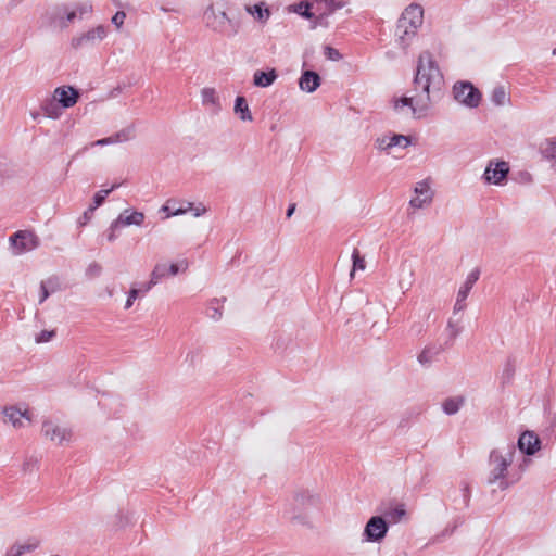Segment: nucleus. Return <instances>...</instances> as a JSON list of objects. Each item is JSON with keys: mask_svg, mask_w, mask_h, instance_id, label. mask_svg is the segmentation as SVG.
I'll use <instances>...</instances> for the list:
<instances>
[{"mask_svg": "<svg viewBox=\"0 0 556 556\" xmlns=\"http://www.w3.org/2000/svg\"><path fill=\"white\" fill-rule=\"evenodd\" d=\"M508 173H509L508 163H506L504 161H501V162L491 161L485 168L483 177L490 184L502 185V182L506 179Z\"/></svg>", "mask_w": 556, "mask_h": 556, "instance_id": "nucleus-9", "label": "nucleus"}, {"mask_svg": "<svg viewBox=\"0 0 556 556\" xmlns=\"http://www.w3.org/2000/svg\"><path fill=\"white\" fill-rule=\"evenodd\" d=\"M447 331L450 332V338L454 340L462 331V328L458 326L457 321L450 319L447 321Z\"/></svg>", "mask_w": 556, "mask_h": 556, "instance_id": "nucleus-40", "label": "nucleus"}, {"mask_svg": "<svg viewBox=\"0 0 556 556\" xmlns=\"http://www.w3.org/2000/svg\"><path fill=\"white\" fill-rule=\"evenodd\" d=\"M39 468V459L37 457L30 456L27 457L23 463V471L24 472H34Z\"/></svg>", "mask_w": 556, "mask_h": 556, "instance_id": "nucleus-38", "label": "nucleus"}, {"mask_svg": "<svg viewBox=\"0 0 556 556\" xmlns=\"http://www.w3.org/2000/svg\"><path fill=\"white\" fill-rule=\"evenodd\" d=\"M54 100L64 108L74 106L79 99V91L71 86L58 87L53 92Z\"/></svg>", "mask_w": 556, "mask_h": 556, "instance_id": "nucleus-12", "label": "nucleus"}, {"mask_svg": "<svg viewBox=\"0 0 556 556\" xmlns=\"http://www.w3.org/2000/svg\"><path fill=\"white\" fill-rule=\"evenodd\" d=\"M181 208H188V212L193 210V204L191 202H188L187 205H185V207L180 206Z\"/></svg>", "mask_w": 556, "mask_h": 556, "instance_id": "nucleus-58", "label": "nucleus"}, {"mask_svg": "<svg viewBox=\"0 0 556 556\" xmlns=\"http://www.w3.org/2000/svg\"><path fill=\"white\" fill-rule=\"evenodd\" d=\"M382 514L388 523H397L406 516V510L404 504H397L394 507L382 510Z\"/></svg>", "mask_w": 556, "mask_h": 556, "instance_id": "nucleus-24", "label": "nucleus"}, {"mask_svg": "<svg viewBox=\"0 0 556 556\" xmlns=\"http://www.w3.org/2000/svg\"><path fill=\"white\" fill-rule=\"evenodd\" d=\"M424 21V9L419 4H410L402 13L395 28V37L400 47L404 50L410 45L417 29Z\"/></svg>", "mask_w": 556, "mask_h": 556, "instance_id": "nucleus-3", "label": "nucleus"}, {"mask_svg": "<svg viewBox=\"0 0 556 556\" xmlns=\"http://www.w3.org/2000/svg\"><path fill=\"white\" fill-rule=\"evenodd\" d=\"M375 147L379 150H384V151H388L391 149V140H390V136H382V137H378L376 140H375Z\"/></svg>", "mask_w": 556, "mask_h": 556, "instance_id": "nucleus-39", "label": "nucleus"}, {"mask_svg": "<svg viewBox=\"0 0 556 556\" xmlns=\"http://www.w3.org/2000/svg\"><path fill=\"white\" fill-rule=\"evenodd\" d=\"M40 542L37 539H28L24 543H16L10 547L7 553V556H23L26 553L34 552Z\"/></svg>", "mask_w": 556, "mask_h": 556, "instance_id": "nucleus-21", "label": "nucleus"}, {"mask_svg": "<svg viewBox=\"0 0 556 556\" xmlns=\"http://www.w3.org/2000/svg\"><path fill=\"white\" fill-rule=\"evenodd\" d=\"M160 212L166 213L165 218H168L170 216L186 214L188 212V208H181V207L174 208L170 206V201H168L166 204L161 206Z\"/></svg>", "mask_w": 556, "mask_h": 556, "instance_id": "nucleus-36", "label": "nucleus"}, {"mask_svg": "<svg viewBox=\"0 0 556 556\" xmlns=\"http://www.w3.org/2000/svg\"><path fill=\"white\" fill-rule=\"evenodd\" d=\"M325 55L329 59V60H333V61H338L341 59V54L340 52L332 48V47H326L325 48Z\"/></svg>", "mask_w": 556, "mask_h": 556, "instance_id": "nucleus-46", "label": "nucleus"}, {"mask_svg": "<svg viewBox=\"0 0 556 556\" xmlns=\"http://www.w3.org/2000/svg\"><path fill=\"white\" fill-rule=\"evenodd\" d=\"M251 13L261 22H266L270 16L269 10L263 3L255 4Z\"/></svg>", "mask_w": 556, "mask_h": 556, "instance_id": "nucleus-35", "label": "nucleus"}, {"mask_svg": "<svg viewBox=\"0 0 556 556\" xmlns=\"http://www.w3.org/2000/svg\"><path fill=\"white\" fill-rule=\"evenodd\" d=\"M125 18H126V13L124 11H117L113 17H112V23L116 26V28H121L125 22Z\"/></svg>", "mask_w": 556, "mask_h": 556, "instance_id": "nucleus-45", "label": "nucleus"}, {"mask_svg": "<svg viewBox=\"0 0 556 556\" xmlns=\"http://www.w3.org/2000/svg\"><path fill=\"white\" fill-rule=\"evenodd\" d=\"M106 36V29L103 25H99L79 36L73 37L72 47L77 49L87 45H93L96 41H101Z\"/></svg>", "mask_w": 556, "mask_h": 556, "instance_id": "nucleus-11", "label": "nucleus"}, {"mask_svg": "<svg viewBox=\"0 0 556 556\" xmlns=\"http://www.w3.org/2000/svg\"><path fill=\"white\" fill-rule=\"evenodd\" d=\"M219 303L218 299H213L207 307L206 314L213 320H219L223 316L222 307L216 306Z\"/></svg>", "mask_w": 556, "mask_h": 556, "instance_id": "nucleus-33", "label": "nucleus"}, {"mask_svg": "<svg viewBox=\"0 0 556 556\" xmlns=\"http://www.w3.org/2000/svg\"><path fill=\"white\" fill-rule=\"evenodd\" d=\"M443 351L442 346L429 345L426 346L420 354L418 355V362L422 366H429L438 355H440Z\"/></svg>", "mask_w": 556, "mask_h": 556, "instance_id": "nucleus-23", "label": "nucleus"}, {"mask_svg": "<svg viewBox=\"0 0 556 556\" xmlns=\"http://www.w3.org/2000/svg\"><path fill=\"white\" fill-rule=\"evenodd\" d=\"M352 260H353V269H352L351 276H353V274L356 269H361V270L365 269V260L363 256H361L357 249H354V251L352 253Z\"/></svg>", "mask_w": 556, "mask_h": 556, "instance_id": "nucleus-37", "label": "nucleus"}, {"mask_svg": "<svg viewBox=\"0 0 556 556\" xmlns=\"http://www.w3.org/2000/svg\"><path fill=\"white\" fill-rule=\"evenodd\" d=\"M553 54L556 55V48L553 50Z\"/></svg>", "mask_w": 556, "mask_h": 556, "instance_id": "nucleus-62", "label": "nucleus"}, {"mask_svg": "<svg viewBox=\"0 0 556 556\" xmlns=\"http://www.w3.org/2000/svg\"><path fill=\"white\" fill-rule=\"evenodd\" d=\"M389 530V525L382 516H372L363 531L364 542H381Z\"/></svg>", "mask_w": 556, "mask_h": 556, "instance_id": "nucleus-6", "label": "nucleus"}, {"mask_svg": "<svg viewBox=\"0 0 556 556\" xmlns=\"http://www.w3.org/2000/svg\"><path fill=\"white\" fill-rule=\"evenodd\" d=\"M201 97H202V104L207 108L211 113L217 114L220 109V101L219 97L214 88H203L201 90Z\"/></svg>", "mask_w": 556, "mask_h": 556, "instance_id": "nucleus-20", "label": "nucleus"}, {"mask_svg": "<svg viewBox=\"0 0 556 556\" xmlns=\"http://www.w3.org/2000/svg\"><path fill=\"white\" fill-rule=\"evenodd\" d=\"M542 153L545 159L556 165V137L546 140L542 147Z\"/></svg>", "mask_w": 556, "mask_h": 556, "instance_id": "nucleus-30", "label": "nucleus"}, {"mask_svg": "<svg viewBox=\"0 0 556 556\" xmlns=\"http://www.w3.org/2000/svg\"><path fill=\"white\" fill-rule=\"evenodd\" d=\"M188 261L181 260L178 263H172L170 265H166L164 263H159L154 266L150 280L148 281V288L154 287L159 281L166 276H175L179 271H186L188 268Z\"/></svg>", "mask_w": 556, "mask_h": 556, "instance_id": "nucleus-7", "label": "nucleus"}, {"mask_svg": "<svg viewBox=\"0 0 556 556\" xmlns=\"http://www.w3.org/2000/svg\"><path fill=\"white\" fill-rule=\"evenodd\" d=\"M410 285H412L410 281H408L406 285L404 283L403 280L400 281V287H401V289H404V290H408Z\"/></svg>", "mask_w": 556, "mask_h": 556, "instance_id": "nucleus-57", "label": "nucleus"}, {"mask_svg": "<svg viewBox=\"0 0 556 556\" xmlns=\"http://www.w3.org/2000/svg\"><path fill=\"white\" fill-rule=\"evenodd\" d=\"M278 75L275 68L268 72L256 71L253 75V84L261 88L269 87L277 79Z\"/></svg>", "mask_w": 556, "mask_h": 556, "instance_id": "nucleus-22", "label": "nucleus"}, {"mask_svg": "<svg viewBox=\"0 0 556 556\" xmlns=\"http://www.w3.org/2000/svg\"><path fill=\"white\" fill-rule=\"evenodd\" d=\"M119 227H114V220L111 223L108 231H106V239L109 242H114L117 238L116 230Z\"/></svg>", "mask_w": 556, "mask_h": 556, "instance_id": "nucleus-49", "label": "nucleus"}, {"mask_svg": "<svg viewBox=\"0 0 556 556\" xmlns=\"http://www.w3.org/2000/svg\"><path fill=\"white\" fill-rule=\"evenodd\" d=\"M11 245L16 250V254L31 251L39 245L38 237L29 230H18L10 237Z\"/></svg>", "mask_w": 556, "mask_h": 556, "instance_id": "nucleus-8", "label": "nucleus"}, {"mask_svg": "<svg viewBox=\"0 0 556 556\" xmlns=\"http://www.w3.org/2000/svg\"><path fill=\"white\" fill-rule=\"evenodd\" d=\"M77 17L76 11L67 12L65 17L60 18V26L62 28H66Z\"/></svg>", "mask_w": 556, "mask_h": 556, "instance_id": "nucleus-42", "label": "nucleus"}, {"mask_svg": "<svg viewBox=\"0 0 556 556\" xmlns=\"http://www.w3.org/2000/svg\"><path fill=\"white\" fill-rule=\"evenodd\" d=\"M295 207H296L295 203H291L289 205V207L287 208V213H286L288 218H290L293 215Z\"/></svg>", "mask_w": 556, "mask_h": 556, "instance_id": "nucleus-55", "label": "nucleus"}, {"mask_svg": "<svg viewBox=\"0 0 556 556\" xmlns=\"http://www.w3.org/2000/svg\"><path fill=\"white\" fill-rule=\"evenodd\" d=\"M462 492H463V501H464V506L467 507L469 505V502H470V489L467 484L464 485V488L462 489Z\"/></svg>", "mask_w": 556, "mask_h": 556, "instance_id": "nucleus-52", "label": "nucleus"}, {"mask_svg": "<svg viewBox=\"0 0 556 556\" xmlns=\"http://www.w3.org/2000/svg\"><path fill=\"white\" fill-rule=\"evenodd\" d=\"M42 433L46 438L60 445L70 442L72 439V431L70 429L60 427L52 421H45L42 424Z\"/></svg>", "mask_w": 556, "mask_h": 556, "instance_id": "nucleus-10", "label": "nucleus"}, {"mask_svg": "<svg viewBox=\"0 0 556 556\" xmlns=\"http://www.w3.org/2000/svg\"><path fill=\"white\" fill-rule=\"evenodd\" d=\"M466 299H467L466 296L460 298L459 294H457L456 302H455V305L453 308L454 315L466 308V303H465Z\"/></svg>", "mask_w": 556, "mask_h": 556, "instance_id": "nucleus-47", "label": "nucleus"}, {"mask_svg": "<svg viewBox=\"0 0 556 556\" xmlns=\"http://www.w3.org/2000/svg\"><path fill=\"white\" fill-rule=\"evenodd\" d=\"M491 101L497 106L504 105L507 101V93L503 86H496L491 93Z\"/></svg>", "mask_w": 556, "mask_h": 556, "instance_id": "nucleus-31", "label": "nucleus"}, {"mask_svg": "<svg viewBox=\"0 0 556 556\" xmlns=\"http://www.w3.org/2000/svg\"><path fill=\"white\" fill-rule=\"evenodd\" d=\"M88 271L93 273L94 275H99L101 271V266L97 263H92L89 266Z\"/></svg>", "mask_w": 556, "mask_h": 556, "instance_id": "nucleus-53", "label": "nucleus"}, {"mask_svg": "<svg viewBox=\"0 0 556 556\" xmlns=\"http://www.w3.org/2000/svg\"><path fill=\"white\" fill-rule=\"evenodd\" d=\"M480 277V270L479 268H475L471 270L468 276L466 277L465 282L459 288L458 293L460 298L466 296L468 298L473 285L479 280Z\"/></svg>", "mask_w": 556, "mask_h": 556, "instance_id": "nucleus-26", "label": "nucleus"}, {"mask_svg": "<svg viewBox=\"0 0 556 556\" xmlns=\"http://www.w3.org/2000/svg\"><path fill=\"white\" fill-rule=\"evenodd\" d=\"M192 211H193V215L195 217H199V216L203 215L206 212V208L204 206H201V207L198 206V207L193 208Z\"/></svg>", "mask_w": 556, "mask_h": 556, "instance_id": "nucleus-54", "label": "nucleus"}, {"mask_svg": "<svg viewBox=\"0 0 556 556\" xmlns=\"http://www.w3.org/2000/svg\"><path fill=\"white\" fill-rule=\"evenodd\" d=\"M135 137V126L130 125L113 136L97 140L92 143V146H104V144H111V143H117V142H125L129 141Z\"/></svg>", "mask_w": 556, "mask_h": 556, "instance_id": "nucleus-17", "label": "nucleus"}, {"mask_svg": "<svg viewBox=\"0 0 556 556\" xmlns=\"http://www.w3.org/2000/svg\"><path fill=\"white\" fill-rule=\"evenodd\" d=\"M94 211H90V206L79 217L78 223L80 226H85L92 217Z\"/></svg>", "mask_w": 556, "mask_h": 556, "instance_id": "nucleus-50", "label": "nucleus"}, {"mask_svg": "<svg viewBox=\"0 0 556 556\" xmlns=\"http://www.w3.org/2000/svg\"><path fill=\"white\" fill-rule=\"evenodd\" d=\"M140 290L137 288H131L128 292V298L125 303V309H128L132 306L134 301L139 296Z\"/></svg>", "mask_w": 556, "mask_h": 556, "instance_id": "nucleus-44", "label": "nucleus"}, {"mask_svg": "<svg viewBox=\"0 0 556 556\" xmlns=\"http://www.w3.org/2000/svg\"><path fill=\"white\" fill-rule=\"evenodd\" d=\"M119 186H121V184H113L112 187L110 188L111 192L114 191L115 189H117Z\"/></svg>", "mask_w": 556, "mask_h": 556, "instance_id": "nucleus-61", "label": "nucleus"}, {"mask_svg": "<svg viewBox=\"0 0 556 556\" xmlns=\"http://www.w3.org/2000/svg\"><path fill=\"white\" fill-rule=\"evenodd\" d=\"M319 502V497L309 493L308 491H302L295 494L294 503L300 508H306L307 506L316 505Z\"/></svg>", "mask_w": 556, "mask_h": 556, "instance_id": "nucleus-28", "label": "nucleus"}, {"mask_svg": "<svg viewBox=\"0 0 556 556\" xmlns=\"http://www.w3.org/2000/svg\"><path fill=\"white\" fill-rule=\"evenodd\" d=\"M320 86V76L314 71H304L299 79L302 91L314 92Z\"/></svg>", "mask_w": 556, "mask_h": 556, "instance_id": "nucleus-19", "label": "nucleus"}, {"mask_svg": "<svg viewBox=\"0 0 556 556\" xmlns=\"http://www.w3.org/2000/svg\"><path fill=\"white\" fill-rule=\"evenodd\" d=\"M112 1H113V3H114L116 7H118V8H122V7H123V4H122V2H121L119 0H112Z\"/></svg>", "mask_w": 556, "mask_h": 556, "instance_id": "nucleus-60", "label": "nucleus"}, {"mask_svg": "<svg viewBox=\"0 0 556 556\" xmlns=\"http://www.w3.org/2000/svg\"><path fill=\"white\" fill-rule=\"evenodd\" d=\"M454 99L468 108H477L481 101V92L469 81H457L453 87Z\"/></svg>", "mask_w": 556, "mask_h": 556, "instance_id": "nucleus-5", "label": "nucleus"}, {"mask_svg": "<svg viewBox=\"0 0 556 556\" xmlns=\"http://www.w3.org/2000/svg\"><path fill=\"white\" fill-rule=\"evenodd\" d=\"M315 12L319 13V15L316 17V22H314L313 27H316L324 16L330 15L336 10L342 9L345 5V2L342 0H315Z\"/></svg>", "mask_w": 556, "mask_h": 556, "instance_id": "nucleus-14", "label": "nucleus"}, {"mask_svg": "<svg viewBox=\"0 0 556 556\" xmlns=\"http://www.w3.org/2000/svg\"><path fill=\"white\" fill-rule=\"evenodd\" d=\"M52 280L49 279L47 282L46 281H42L41 285H40V289H41V296H40V300H39V303H43L48 296L50 295V292L48 291V288H47V285L51 283Z\"/></svg>", "mask_w": 556, "mask_h": 556, "instance_id": "nucleus-48", "label": "nucleus"}, {"mask_svg": "<svg viewBox=\"0 0 556 556\" xmlns=\"http://www.w3.org/2000/svg\"><path fill=\"white\" fill-rule=\"evenodd\" d=\"M235 113L239 115L241 121L251 122L253 119L248 102L244 97L239 96L236 98Z\"/></svg>", "mask_w": 556, "mask_h": 556, "instance_id": "nucleus-29", "label": "nucleus"}, {"mask_svg": "<svg viewBox=\"0 0 556 556\" xmlns=\"http://www.w3.org/2000/svg\"><path fill=\"white\" fill-rule=\"evenodd\" d=\"M516 448L514 445H508L506 451L503 452L498 448L492 450L489 456V464L491 470L488 477L489 484L498 483L501 490L509 488L510 482L507 481V470L514 460Z\"/></svg>", "mask_w": 556, "mask_h": 556, "instance_id": "nucleus-4", "label": "nucleus"}, {"mask_svg": "<svg viewBox=\"0 0 556 556\" xmlns=\"http://www.w3.org/2000/svg\"><path fill=\"white\" fill-rule=\"evenodd\" d=\"M315 7H316L315 2L309 3L307 1H301L299 3L291 5L290 10H292L293 12L303 16L304 18H307V20L315 18L316 20L317 16L315 15L314 12H312V9H315Z\"/></svg>", "mask_w": 556, "mask_h": 556, "instance_id": "nucleus-27", "label": "nucleus"}, {"mask_svg": "<svg viewBox=\"0 0 556 556\" xmlns=\"http://www.w3.org/2000/svg\"><path fill=\"white\" fill-rule=\"evenodd\" d=\"M515 372V366L511 361H508L503 369V379L510 381Z\"/></svg>", "mask_w": 556, "mask_h": 556, "instance_id": "nucleus-43", "label": "nucleus"}, {"mask_svg": "<svg viewBox=\"0 0 556 556\" xmlns=\"http://www.w3.org/2000/svg\"><path fill=\"white\" fill-rule=\"evenodd\" d=\"M541 446V440L533 431H525L518 439V448L526 455L535 454Z\"/></svg>", "mask_w": 556, "mask_h": 556, "instance_id": "nucleus-13", "label": "nucleus"}, {"mask_svg": "<svg viewBox=\"0 0 556 556\" xmlns=\"http://www.w3.org/2000/svg\"><path fill=\"white\" fill-rule=\"evenodd\" d=\"M465 404V397L462 395L447 397L442 403V409L446 415L456 414L460 407Z\"/></svg>", "mask_w": 556, "mask_h": 556, "instance_id": "nucleus-25", "label": "nucleus"}, {"mask_svg": "<svg viewBox=\"0 0 556 556\" xmlns=\"http://www.w3.org/2000/svg\"><path fill=\"white\" fill-rule=\"evenodd\" d=\"M144 214L139 211L129 210L123 211L118 217L114 220V227H124V226H141L144 222Z\"/></svg>", "mask_w": 556, "mask_h": 556, "instance_id": "nucleus-16", "label": "nucleus"}, {"mask_svg": "<svg viewBox=\"0 0 556 556\" xmlns=\"http://www.w3.org/2000/svg\"><path fill=\"white\" fill-rule=\"evenodd\" d=\"M416 197H414L409 204L414 208H421L425 205L429 204L432 200V195L430 193V187L426 181L417 182L415 187Z\"/></svg>", "mask_w": 556, "mask_h": 556, "instance_id": "nucleus-15", "label": "nucleus"}, {"mask_svg": "<svg viewBox=\"0 0 556 556\" xmlns=\"http://www.w3.org/2000/svg\"><path fill=\"white\" fill-rule=\"evenodd\" d=\"M98 193L102 194L103 199L105 200L106 197L111 193V190L110 189H103V190H100Z\"/></svg>", "mask_w": 556, "mask_h": 556, "instance_id": "nucleus-56", "label": "nucleus"}, {"mask_svg": "<svg viewBox=\"0 0 556 556\" xmlns=\"http://www.w3.org/2000/svg\"><path fill=\"white\" fill-rule=\"evenodd\" d=\"M203 18L207 27L227 37L235 36L240 27L238 17L227 10L223 0L213 2L204 12Z\"/></svg>", "mask_w": 556, "mask_h": 556, "instance_id": "nucleus-2", "label": "nucleus"}, {"mask_svg": "<svg viewBox=\"0 0 556 556\" xmlns=\"http://www.w3.org/2000/svg\"><path fill=\"white\" fill-rule=\"evenodd\" d=\"M390 140H391V148H394V147L407 148L412 143L410 137L405 136V135L394 134V135L390 136Z\"/></svg>", "mask_w": 556, "mask_h": 556, "instance_id": "nucleus-34", "label": "nucleus"}, {"mask_svg": "<svg viewBox=\"0 0 556 556\" xmlns=\"http://www.w3.org/2000/svg\"><path fill=\"white\" fill-rule=\"evenodd\" d=\"M104 199L102 194H99L98 192L93 197V202L90 205V211H96L99 206H101L104 203Z\"/></svg>", "mask_w": 556, "mask_h": 556, "instance_id": "nucleus-51", "label": "nucleus"}, {"mask_svg": "<svg viewBox=\"0 0 556 556\" xmlns=\"http://www.w3.org/2000/svg\"><path fill=\"white\" fill-rule=\"evenodd\" d=\"M3 414L9 422L12 424L14 428H20L23 426L22 419H26L30 421V416L27 409L22 410L17 406H8L3 408Z\"/></svg>", "mask_w": 556, "mask_h": 556, "instance_id": "nucleus-18", "label": "nucleus"}, {"mask_svg": "<svg viewBox=\"0 0 556 556\" xmlns=\"http://www.w3.org/2000/svg\"><path fill=\"white\" fill-rule=\"evenodd\" d=\"M415 94L403 97L395 101V109L409 106L415 117L421 118L427 115L433 100L441 94L444 85L443 74L429 51L419 54L417 70L414 77Z\"/></svg>", "mask_w": 556, "mask_h": 556, "instance_id": "nucleus-1", "label": "nucleus"}, {"mask_svg": "<svg viewBox=\"0 0 556 556\" xmlns=\"http://www.w3.org/2000/svg\"><path fill=\"white\" fill-rule=\"evenodd\" d=\"M150 289H151V288H148V282H147V283H144V285L142 286V288H141V289H139V290H140V292H141V291H142V292H148Z\"/></svg>", "mask_w": 556, "mask_h": 556, "instance_id": "nucleus-59", "label": "nucleus"}, {"mask_svg": "<svg viewBox=\"0 0 556 556\" xmlns=\"http://www.w3.org/2000/svg\"><path fill=\"white\" fill-rule=\"evenodd\" d=\"M55 101L56 100H54V98L52 100H47L41 106L46 116L50 118H59L61 114L60 108Z\"/></svg>", "mask_w": 556, "mask_h": 556, "instance_id": "nucleus-32", "label": "nucleus"}, {"mask_svg": "<svg viewBox=\"0 0 556 556\" xmlns=\"http://www.w3.org/2000/svg\"><path fill=\"white\" fill-rule=\"evenodd\" d=\"M55 336L54 330H42L37 337L36 342L37 343H45L49 342L53 337Z\"/></svg>", "mask_w": 556, "mask_h": 556, "instance_id": "nucleus-41", "label": "nucleus"}]
</instances>
